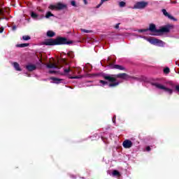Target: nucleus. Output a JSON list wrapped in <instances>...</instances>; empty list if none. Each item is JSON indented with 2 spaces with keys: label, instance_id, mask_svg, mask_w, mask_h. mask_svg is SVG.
I'll return each instance as SVG.
<instances>
[{
  "label": "nucleus",
  "instance_id": "obj_16",
  "mask_svg": "<svg viewBox=\"0 0 179 179\" xmlns=\"http://www.w3.org/2000/svg\"><path fill=\"white\" fill-rule=\"evenodd\" d=\"M17 47H18L20 48H24V47H29V43L18 44V45H17Z\"/></svg>",
  "mask_w": 179,
  "mask_h": 179
},
{
  "label": "nucleus",
  "instance_id": "obj_2",
  "mask_svg": "<svg viewBox=\"0 0 179 179\" xmlns=\"http://www.w3.org/2000/svg\"><path fill=\"white\" fill-rule=\"evenodd\" d=\"M61 44H69L66 41V38H57L56 39H48L43 42V45H59Z\"/></svg>",
  "mask_w": 179,
  "mask_h": 179
},
{
  "label": "nucleus",
  "instance_id": "obj_21",
  "mask_svg": "<svg viewBox=\"0 0 179 179\" xmlns=\"http://www.w3.org/2000/svg\"><path fill=\"white\" fill-rule=\"evenodd\" d=\"M113 176H120V172L118 171H117V170H115V171H113Z\"/></svg>",
  "mask_w": 179,
  "mask_h": 179
},
{
  "label": "nucleus",
  "instance_id": "obj_6",
  "mask_svg": "<svg viewBox=\"0 0 179 179\" xmlns=\"http://www.w3.org/2000/svg\"><path fill=\"white\" fill-rule=\"evenodd\" d=\"M173 25H166L165 27H162L161 29H158V34L159 33H169L171 29H173Z\"/></svg>",
  "mask_w": 179,
  "mask_h": 179
},
{
  "label": "nucleus",
  "instance_id": "obj_37",
  "mask_svg": "<svg viewBox=\"0 0 179 179\" xmlns=\"http://www.w3.org/2000/svg\"><path fill=\"white\" fill-rule=\"evenodd\" d=\"M141 31H146V30H141Z\"/></svg>",
  "mask_w": 179,
  "mask_h": 179
},
{
  "label": "nucleus",
  "instance_id": "obj_13",
  "mask_svg": "<svg viewBox=\"0 0 179 179\" xmlns=\"http://www.w3.org/2000/svg\"><path fill=\"white\" fill-rule=\"evenodd\" d=\"M162 13L164 15V16H166V17H169V19H171V20L174 19L173 16H171L170 14H169V13H167V10H166V9L162 10Z\"/></svg>",
  "mask_w": 179,
  "mask_h": 179
},
{
  "label": "nucleus",
  "instance_id": "obj_29",
  "mask_svg": "<svg viewBox=\"0 0 179 179\" xmlns=\"http://www.w3.org/2000/svg\"><path fill=\"white\" fill-rule=\"evenodd\" d=\"M3 12H4L3 9L0 8V15H3Z\"/></svg>",
  "mask_w": 179,
  "mask_h": 179
},
{
  "label": "nucleus",
  "instance_id": "obj_1",
  "mask_svg": "<svg viewBox=\"0 0 179 179\" xmlns=\"http://www.w3.org/2000/svg\"><path fill=\"white\" fill-rule=\"evenodd\" d=\"M104 79L106 80H109L110 83L109 84V87H115V86H118L120 85V82L117 80V79H122L123 80H129V79H137L136 78H134L128 76L127 73H119L116 76H105Z\"/></svg>",
  "mask_w": 179,
  "mask_h": 179
},
{
  "label": "nucleus",
  "instance_id": "obj_9",
  "mask_svg": "<svg viewBox=\"0 0 179 179\" xmlns=\"http://www.w3.org/2000/svg\"><path fill=\"white\" fill-rule=\"evenodd\" d=\"M150 31H152L154 36H159V30L156 29V25L151 24L149 28Z\"/></svg>",
  "mask_w": 179,
  "mask_h": 179
},
{
  "label": "nucleus",
  "instance_id": "obj_26",
  "mask_svg": "<svg viewBox=\"0 0 179 179\" xmlns=\"http://www.w3.org/2000/svg\"><path fill=\"white\" fill-rule=\"evenodd\" d=\"M64 73H69V72H71V69L68 68V69H64Z\"/></svg>",
  "mask_w": 179,
  "mask_h": 179
},
{
  "label": "nucleus",
  "instance_id": "obj_11",
  "mask_svg": "<svg viewBox=\"0 0 179 179\" xmlns=\"http://www.w3.org/2000/svg\"><path fill=\"white\" fill-rule=\"evenodd\" d=\"M26 68H27V71H36L37 66H36L35 64H29L27 65Z\"/></svg>",
  "mask_w": 179,
  "mask_h": 179
},
{
  "label": "nucleus",
  "instance_id": "obj_5",
  "mask_svg": "<svg viewBox=\"0 0 179 179\" xmlns=\"http://www.w3.org/2000/svg\"><path fill=\"white\" fill-rule=\"evenodd\" d=\"M149 4V3L146 1H139L136 3L133 9H143L146 8V6Z\"/></svg>",
  "mask_w": 179,
  "mask_h": 179
},
{
  "label": "nucleus",
  "instance_id": "obj_24",
  "mask_svg": "<svg viewBox=\"0 0 179 179\" xmlns=\"http://www.w3.org/2000/svg\"><path fill=\"white\" fill-rule=\"evenodd\" d=\"M81 31H83V33H92V31L83 29H81Z\"/></svg>",
  "mask_w": 179,
  "mask_h": 179
},
{
  "label": "nucleus",
  "instance_id": "obj_20",
  "mask_svg": "<svg viewBox=\"0 0 179 179\" xmlns=\"http://www.w3.org/2000/svg\"><path fill=\"white\" fill-rule=\"evenodd\" d=\"M30 36H22V40H24V41H27V40H30Z\"/></svg>",
  "mask_w": 179,
  "mask_h": 179
},
{
  "label": "nucleus",
  "instance_id": "obj_8",
  "mask_svg": "<svg viewBox=\"0 0 179 179\" xmlns=\"http://www.w3.org/2000/svg\"><path fill=\"white\" fill-rule=\"evenodd\" d=\"M62 66L59 65V62H57V63H50L49 64H47V68L50 69H59V68H62Z\"/></svg>",
  "mask_w": 179,
  "mask_h": 179
},
{
  "label": "nucleus",
  "instance_id": "obj_19",
  "mask_svg": "<svg viewBox=\"0 0 179 179\" xmlns=\"http://www.w3.org/2000/svg\"><path fill=\"white\" fill-rule=\"evenodd\" d=\"M69 79H81V78H82V76H69Z\"/></svg>",
  "mask_w": 179,
  "mask_h": 179
},
{
  "label": "nucleus",
  "instance_id": "obj_18",
  "mask_svg": "<svg viewBox=\"0 0 179 179\" xmlns=\"http://www.w3.org/2000/svg\"><path fill=\"white\" fill-rule=\"evenodd\" d=\"M51 16H54V15L49 11L46 13L45 17L48 19V17H51Z\"/></svg>",
  "mask_w": 179,
  "mask_h": 179
},
{
  "label": "nucleus",
  "instance_id": "obj_15",
  "mask_svg": "<svg viewBox=\"0 0 179 179\" xmlns=\"http://www.w3.org/2000/svg\"><path fill=\"white\" fill-rule=\"evenodd\" d=\"M47 36L48 37H54V36H55V32L52 31H48Z\"/></svg>",
  "mask_w": 179,
  "mask_h": 179
},
{
  "label": "nucleus",
  "instance_id": "obj_31",
  "mask_svg": "<svg viewBox=\"0 0 179 179\" xmlns=\"http://www.w3.org/2000/svg\"><path fill=\"white\" fill-rule=\"evenodd\" d=\"M115 27L116 29H120V23L117 24Z\"/></svg>",
  "mask_w": 179,
  "mask_h": 179
},
{
  "label": "nucleus",
  "instance_id": "obj_28",
  "mask_svg": "<svg viewBox=\"0 0 179 179\" xmlns=\"http://www.w3.org/2000/svg\"><path fill=\"white\" fill-rule=\"evenodd\" d=\"M71 5H72V6H76V2H75V1H72Z\"/></svg>",
  "mask_w": 179,
  "mask_h": 179
},
{
  "label": "nucleus",
  "instance_id": "obj_23",
  "mask_svg": "<svg viewBox=\"0 0 179 179\" xmlns=\"http://www.w3.org/2000/svg\"><path fill=\"white\" fill-rule=\"evenodd\" d=\"M99 83H101L102 86H104L105 85H107V83H107V81H104V80H101L99 81Z\"/></svg>",
  "mask_w": 179,
  "mask_h": 179
},
{
  "label": "nucleus",
  "instance_id": "obj_36",
  "mask_svg": "<svg viewBox=\"0 0 179 179\" xmlns=\"http://www.w3.org/2000/svg\"><path fill=\"white\" fill-rule=\"evenodd\" d=\"M93 76H97V75L96 74H93Z\"/></svg>",
  "mask_w": 179,
  "mask_h": 179
},
{
  "label": "nucleus",
  "instance_id": "obj_32",
  "mask_svg": "<svg viewBox=\"0 0 179 179\" xmlns=\"http://www.w3.org/2000/svg\"><path fill=\"white\" fill-rule=\"evenodd\" d=\"M0 33H3V27L0 28Z\"/></svg>",
  "mask_w": 179,
  "mask_h": 179
},
{
  "label": "nucleus",
  "instance_id": "obj_12",
  "mask_svg": "<svg viewBox=\"0 0 179 179\" xmlns=\"http://www.w3.org/2000/svg\"><path fill=\"white\" fill-rule=\"evenodd\" d=\"M112 69H119V71H124L125 67L118 64H114L112 66Z\"/></svg>",
  "mask_w": 179,
  "mask_h": 179
},
{
  "label": "nucleus",
  "instance_id": "obj_25",
  "mask_svg": "<svg viewBox=\"0 0 179 179\" xmlns=\"http://www.w3.org/2000/svg\"><path fill=\"white\" fill-rule=\"evenodd\" d=\"M170 72V69L166 68L164 69V73H169Z\"/></svg>",
  "mask_w": 179,
  "mask_h": 179
},
{
  "label": "nucleus",
  "instance_id": "obj_35",
  "mask_svg": "<svg viewBox=\"0 0 179 179\" xmlns=\"http://www.w3.org/2000/svg\"><path fill=\"white\" fill-rule=\"evenodd\" d=\"M39 64H42L41 59H39Z\"/></svg>",
  "mask_w": 179,
  "mask_h": 179
},
{
  "label": "nucleus",
  "instance_id": "obj_38",
  "mask_svg": "<svg viewBox=\"0 0 179 179\" xmlns=\"http://www.w3.org/2000/svg\"><path fill=\"white\" fill-rule=\"evenodd\" d=\"M62 62H65V59H63V60H62Z\"/></svg>",
  "mask_w": 179,
  "mask_h": 179
},
{
  "label": "nucleus",
  "instance_id": "obj_7",
  "mask_svg": "<svg viewBox=\"0 0 179 179\" xmlns=\"http://www.w3.org/2000/svg\"><path fill=\"white\" fill-rule=\"evenodd\" d=\"M147 40H148V41H149V43H150V44H154V45L163 44V41H162L159 39L155 38H148Z\"/></svg>",
  "mask_w": 179,
  "mask_h": 179
},
{
  "label": "nucleus",
  "instance_id": "obj_4",
  "mask_svg": "<svg viewBox=\"0 0 179 179\" xmlns=\"http://www.w3.org/2000/svg\"><path fill=\"white\" fill-rule=\"evenodd\" d=\"M154 85L155 86V87H157V89H159L160 90H164V92H166V93H169V94H173V90L163 85V84L155 83Z\"/></svg>",
  "mask_w": 179,
  "mask_h": 179
},
{
  "label": "nucleus",
  "instance_id": "obj_22",
  "mask_svg": "<svg viewBox=\"0 0 179 179\" xmlns=\"http://www.w3.org/2000/svg\"><path fill=\"white\" fill-rule=\"evenodd\" d=\"M125 5H126V3L124 1H120L119 3V6H120V8H124V6H125Z\"/></svg>",
  "mask_w": 179,
  "mask_h": 179
},
{
  "label": "nucleus",
  "instance_id": "obj_33",
  "mask_svg": "<svg viewBox=\"0 0 179 179\" xmlns=\"http://www.w3.org/2000/svg\"><path fill=\"white\" fill-rule=\"evenodd\" d=\"M83 1H84L85 5H87V0H83Z\"/></svg>",
  "mask_w": 179,
  "mask_h": 179
},
{
  "label": "nucleus",
  "instance_id": "obj_30",
  "mask_svg": "<svg viewBox=\"0 0 179 179\" xmlns=\"http://www.w3.org/2000/svg\"><path fill=\"white\" fill-rule=\"evenodd\" d=\"M145 150H147V152H150V146L146 147Z\"/></svg>",
  "mask_w": 179,
  "mask_h": 179
},
{
  "label": "nucleus",
  "instance_id": "obj_14",
  "mask_svg": "<svg viewBox=\"0 0 179 179\" xmlns=\"http://www.w3.org/2000/svg\"><path fill=\"white\" fill-rule=\"evenodd\" d=\"M13 65L17 71H22V69H20V66L18 64L17 62H13Z\"/></svg>",
  "mask_w": 179,
  "mask_h": 179
},
{
  "label": "nucleus",
  "instance_id": "obj_27",
  "mask_svg": "<svg viewBox=\"0 0 179 179\" xmlns=\"http://www.w3.org/2000/svg\"><path fill=\"white\" fill-rule=\"evenodd\" d=\"M53 80H54L55 83H59L60 80L58 78H53Z\"/></svg>",
  "mask_w": 179,
  "mask_h": 179
},
{
  "label": "nucleus",
  "instance_id": "obj_17",
  "mask_svg": "<svg viewBox=\"0 0 179 179\" xmlns=\"http://www.w3.org/2000/svg\"><path fill=\"white\" fill-rule=\"evenodd\" d=\"M31 17H33V19H37V17H38V15L34 12H31Z\"/></svg>",
  "mask_w": 179,
  "mask_h": 179
},
{
  "label": "nucleus",
  "instance_id": "obj_34",
  "mask_svg": "<svg viewBox=\"0 0 179 179\" xmlns=\"http://www.w3.org/2000/svg\"><path fill=\"white\" fill-rule=\"evenodd\" d=\"M113 122H114V124H115V117L113 118Z\"/></svg>",
  "mask_w": 179,
  "mask_h": 179
},
{
  "label": "nucleus",
  "instance_id": "obj_3",
  "mask_svg": "<svg viewBox=\"0 0 179 179\" xmlns=\"http://www.w3.org/2000/svg\"><path fill=\"white\" fill-rule=\"evenodd\" d=\"M49 9L51 10H62V9H66V4L59 2L55 5H50Z\"/></svg>",
  "mask_w": 179,
  "mask_h": 179
},
{
  "label": "nucleus",
  "instance_id": "obj_10",
  "mask_svg": "<svg viewBox=\"0 0 179 179\" xmlns=\"http://www.w3.org/2000/svg\"><path fill=\"white\" fill-rule=\"evenodd\" d=\"M123 147L124 148V149H129L131 148H132V141H131L130 140H125L123 143Z\"/></svg>",
  "mask_w": 179,
  "mask_h": 179
}]
</instances>
